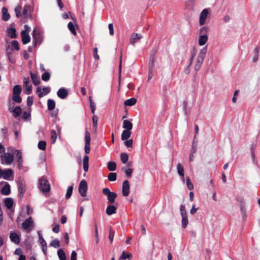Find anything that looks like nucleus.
I'll return each mask as SVG.
<instances>
[{"label": "nucleus", "mask_w": 260, "mask_h": 260, "mask_svg": "<svg viewBox=\"0 0 260 260\" xmlns=\"http://www.w3.org/2000/svg\"><path fill=\"white\" fill-rule=\"evenodd\" d=\"M132 131H129V130H126V129H124L122 134H121V139L122 141H125V140H127V139H128L131 135H132Z\"/></svg>", "instance_id": "6ab92c4d"}, {"label": "nucleus", "mask_w": 260, "mask_h": 260, "mask_svg": "<svg viewBox=\"0 0 260 260\" xmlns=\"http://www.w3.org/2000/svg\"><path fill=\"white\" fill-rule=\"evenodd\" d=\"M123 128L126 130L132 131L133 128V123L128 120L123 121Z\"/></svg>", "instance_id": "b1692460"}, {"label": "nucleus", "mask_w": 260, "mask_h": 260, "mask_svg": "<svg viewBox=\"0 0 260 260\" xmlns=\"http://www.w3.org/2000/svg\"><path fill=\"white\" fill-rule=\"evenodd\" d=\"M196 136H195L194 137V140L192 143V148H191V150L190 153V154H193V155H194V154L197 152V143H195V142H194V139H196Z\"/></svg>", "instance_id": "3c124183"}, {"label": "nucleus", "mask_w": 260, "mask_h": 260, "mask_svg": "<svg viewBox=\"0 0 260 260\" xmlns=\"http://www.w3.org/2000/svg\"><path fill=\"white\" fill-rule=\"evenodd\" d=\"M8 35L11 38H15L17 36L16 30V29L14 28H11L10 29H9L8 30Z\"/></svg>", "instance_id": "e433bc0d"}, {"label": "nucleus", "mask_w": 260, "mask_h": 260, "mask_svg": "<svg viewBox=\"0 0 260 260\" xmlns=\"http://www.w3.org/2000/svg\"><path fill=\"white\" fill-rule=\"evenodd\" d=\"M137 103L136 99L132 98L124 101V105L126 106H132Z\"/></svg>", "instance_id": "c85d7f7f"}, {"label": "nucleus", "mask_w": 260, "mask_h": 260, "mask_svg": "<svg viewBox=\"0 0 260 260\" xmlns=\"http://www.w3.org/2000/svg\"><path fill=\"white\" fill-rule=\"evenodd\" d=\"M9 111L10 112L13 113V116L15 118L19 117L22 113V109L20 106H16L14 109L9 107Z\"/></svg>", "instance_id": "9d476101"}, {"label": "nucleus", "mask_w": 260, "mask_h": 260, "mask_svg": "<svg viewBox=\"0 0 260 260\" xmlns=\"http://www.w3.org/2000/svg\"><path fill=\"white\" fill-rule=\"evenodd\" d=\"M181 217H182V221H181L182 226L183 228L185 229L186 228V226L188 224V223L187 215L182 216Z\"/></svg>", "instance_id": "79ce46f5"}, {"label": "nucleus", "mask_w": 260, "mask_h": 260, "mask_svg": "<svg viewBox=\"0 0 260 260\" xmlns=\"http://www.w3.org/2000/svg\"><path fill=\"white\" fill-rule=\"evenodd\" d=\"M15 152L17 158V162H22V155L21 152L20 150H16Z\"/></svg>", "instance_id": "8fccbe9b"}, {"label": "nucleus", "mask_w": 260, "mask_h": 260, "mask_svg": "<svg viewBox=\"0 0 260 260\" xmlns=\"http://www.w3.org/2000/svg\"><path fill=\"white\" fill-rule=\"evenodd\" d=\"M73 186H70L68 187V188L67 189V193L66 195V199L68 200L69 198H70V197L72 196V192H73Z\"/></svg>", "instance_id": "a18cd8bd"}, {"label": "nucleus", "mask_w": 260, "mask_h": 260, "mask_svg": "<svg viewBox=\"0 0 260 260\" xmlns=\"http://www.w3.org/2000/svg\"><path fill=\"white\" fill-rule=\"evenodd\" d=\"M209 11L207 9H204L200 15L199 24L200 25H203L206 23V20L208 16Z\"/></svg>", "instance_id": "6e6552de"}, {"label": "nucleus", "mask_w": 260, "mask_h": 260, "mask_svg": "<svg viewBox=\"0 0 260 260\" xmlns=\"http://www.w3.org/2000/svg\"><path fill=\"white\" fill-rule=\"evenodd\" d=\"M258 51L259 49L258 48H255V54L254 55L252 58V60L253 62H256L258 59Z\"/></svg>", "instance_id": "e2e57ef3"}, {"label": "nucleus", "mask_w": 260, "mask_h": 260, "mask_svg": "<svg viewBox=\"0 0 260 260\" xmlns=\"http://www.w3.org/2000/svg\"><path fill=\"white\" fill-rule=\"evenodd\" d=\"M30 9L31 7L30 6H25L22 11V14L27 17L29 15H30L29 12Z\"/></svg>", "instance_id": "4c0bfd02"}, {"label": "nucleus", "mask_w": 260, "mask_h": 260, "mask_svg": "<svg viewBox=\"0 0 260 260\" xmlns=\"http://www.w3.org/2000/svg\"><path fill=\"white\" fill-rule=\"evenodd\" d=\"M57 94L59 98L64 99L68 96V91L66 89L64 88H60L58 90Z\"/></svg>", "instance_id": "dca6fc26"}, {"label": "nucleus", "mask_w": 260, "mask_h": 260, "mask_svg": "<svg viewBox=\"0 0 260 260\" xmlns=\"http://www.w3.org/2000/svg\"><path fill=\"white\" fill-rule=\"evenodd\" d=\"M10 239L13 243L18 244L20 242V237L16 233H11L10 235Z\"/></svg>", "instance_id": "ddd939ff"}, {"label": "nucleus", "mask_w": 260, "mask_h": 260, "mask_svg": "<svg viewBox=\"0 0 260 260\" xmlns=\"http://www.w3.org/2000/svg\"><path fill=\"white\" fill-rule=\"evenodd\" d=\"M207 47H205L201 50L197 58V63L202 64L207 52Z\"/></svg>", "instance_id": "0eeeda50"}, {"label": "nucleus", "mask_w": 260, "mask_h": 260, "mask_svg": "<svg viewBox=\"0 0 260 260\" xmlns=\"http://www.w3.org/2000/svg\"><path fill=\"white\" fill-rule=\"evenodd\" d=\"M33 104L32 96H28L27 98V105L28 106H31Z\"/></svg>", "instance_id": "774afa93"}, {"label": "nucleus", "mask_w": 260, "mask_h": 260, "mask_svg": "<svg viewBox=\"0 0 260 260\" xmlns=\"http://www.w3.org/2000/svg\"><path fill=\"white\" fill-rule=\"evenodd\" d=\"M39 189L43 192H48L50 190V185L48 180L44 177L39 180Z\"/></svg>", "instance_id": "7ed1b4c3"}, {"label": "nucleus", "mask_w": 260, "mask_h": 260, "mask_svg": "<svg viewBox=\"0 0 260 260\" xmlns=\"http://www.w3.org/2000/svg\"><path fill=\"white\" fill-rule=\"evenodd\" d=\"M36 31V30L34 29L32 33V44L35 47L37 46V43L40 41V35L37 34Z\"/></svg>", "instance_id": "4be33fe9"}, {"label": "nucleus", "mask_w": 260, "mask_h": 260, "mask_svg": "<svg viewBox=\"0 0 260 260\" xmlns=\"http://www.w3.org/2000/svg\"><path fill=\"white\" fill-rule=\"evenodd\" d=\"M186 184L189 190H191L193 189V184L191 183L189 177L186 178Z\"/></svg>", "instance_id": "6e6d98bb"}, {"label": "nucleus", "mask_w": 260, "mask_h": 260, "mask_svg": "<svg viewBox=\"0 0 260 260\" xmlns=\"http://www.w3.org/2000/svg\"><path fill=\"white\" fill-rule=\"evenodd\" d=\"M114 236V232L112 231L111 229L109 230V239L110 240L111 243L113 242V238Z\"/></svg>", "instance_id": "338daca9"}, {"label": "nucleus", "mask_w": 260, "mask_h": 260, "mask_svg": "<svg viewBox=\"0 0 260 260\" xmlns=\"http://www.w3.org/2000/svg\"><path fill=\"white\" fill-rule=\"evenodd\" d=\"M88 162L89 157L87 155H85L83 158V169L85 172H87L88 170Z\"/></svg>", "instance_id": "2f4dec72"}, {"label": "nucleus", "mask_w": 260, "mask_h": 260, "mask_svg": "<svg viewBox=\"0 0 260 260\" xmlns=\"http://www.w3.org/2000/svg\"><path fill=\"white\" fill-rule=\"evenodd\" d=\"M40 240V244L41 245L43 251L44 253L46 255L47 253V243L45 240L44 239L43 237H41Z\"/></svg>", "instance_id": "a878e982"}, {"label": "nucleus", "mask_w": 260, "mask_h": 260, "mask_svg": "<svg viewBox=\"0 0 260 260\" xmlns=\"http://www.w3.org/2000/svg\"><path fill=\"white\" fill-rule=\"evenodd\" d=\"M2 164H11L14 160L13 154L11 153H6L1 155Z\"/></svg>", "instance_id": "20e7f679"}, {"label": "nucleus", "mask_w": 260, "mask_h": 260, "mask_svg": "<svg viewBox=\"0 0 260 260\" xmlns=\"http://www.w3.org/2000/svg\"><path fill=\"white\" fill-rule=\"evenodd\" d=\"M13 174V170L9 169L5 170H3L2 172V177L4 179L6 180H8L10 177H11Z\"/></svg>", "instance_id": "f3484780"}, {"label": "nucleus", "mask_w": 260, "mask_h": 260, "mask_svg": "<svg viewBox=\"0 0 260 260\" xmlns=\"http://www.w3.org/2000/svg\"><path fill=\"white\" fill-rule=\"evenodd\" d=\"M12 47L15 48L16 50L18 51L20 49L19 43L17 41L14 40L11 42Z\"/></svg>", "instance_id": "13d9d810"}, {"label": "nucleus", "mask_w": 260, "mask_h": 260, "mask_svg": "<svg viewBox=\"0 0 260 260\" xmlns=\"http://www.w3.org/2000/svg\"><path fill=\"white\" fill-rule=\"evenodd\" d=\"M30 117V113L27 112L26 111H24L23 113L22 118L24 120H27Z\"/></svg>", "instance_id": "69168bd1"}, {"label": "nucleus", "mask_w": 260, "mask_h": 260, "mask_svg": "<svg viewBox=\"0 0 260 260\" xmlns=\"http://www.w3.org/2000/svg\"><path fill=\"white\" fill-rule=\"evenodd\" d=\"M50 78V75L49 73L48 72H45L43 73L42 75V79L44 81H48Z\"/></svg>", "instance_id": "5fc2aeb1"}, {"label": "nucleus", "mask_w": 260, "mask_h": 260, "mask_svg": "<svg viewBox=\"0 0 260 260\" xmlns=\"http://www.w3.org/2000/svg\"><path fill=\"white\" fill-rule=\"evenodd\" d=\"M177 170L178 175L182 178L184 177V168L180 164L177 165Z\"/></svg>", "instance_id": "7c9ffc66"}, {"label": "nucleus", "mask_w": 260, "mask_h": 260, "mask_svg": "<svg viewBox=\"0 0 260 260\" xmlns=\"http://www.w3.org/2000/svg\"><path fill=\"white\" fill-rule=\"evenodd\" d=\"M22 91L21 86L19 85H15L13 88L12 100L17 103L22 102V98L20 96Z\"/></svg>", "instance_id": "f257e3e1"}, {"label": "nucleus", "mask_w": 260, "mask_h": 260, "mask_svg": "<svg viewBox=\"0 0 260 260\" xmlns=\"http://www.w3.org/2000/svg\"><path fill=\"white\" fill-rule=\"evenodd\" d=\"M154 55H151L150 57V60L149 62V70H150V73L152 71H153V68L154 67Z\"/></svg>", "instance_id": "72a5a7b5"}, {"label": "nucleus", "mask_w": 260, "mask_h": 260, "mask_svg": "<svg viewBox=\"0 0 260 260\" xmlns=\"http://www.w3.org/2000/svg\"><path fill=\"white\" fill-rule=\"evenodd\" d=\"M240 210H241V213L242 214L243 219L244 220H245L246 216H247L246 210L245 209V207L242 205L241 206Z\"/></svg>", "instance_id": "052dcab7"}, {"label": "nucleus", "mask_w": 260, "mask_h": 260, "mask_svg": "<svg viewBox=\"0 0 260 260\" xmlns=\"http://www.w3.org/2000/svg\"><path fill=\"white\" fill-rule=\"evenodd\" d=\"M51 143L54 144L57 139V134L55 130H52L51 132Z\"/></svg>", "instance_id": "de8ad7c7"}, {"label": "nucleus", "mask_w": 260, "mask_h": 260, "mask_svg": "<svg viewBox=\"0 0 260 260\" xmlns=\"http://www.w3.org/2000/svg\"><path fill=\"white\" fill-rule=\"evenodd\" d=\"M180 214L182 216L187 215V212L185 210V207L184 205H181L180 207Z\"/></svg>", "instance_id": "4d7b16f0"}, {"label": "nucleus", "mask_w": 260, "mask_h": 260, "mask_svg": "<svg viewBox=\"0 0 260 260\" xmlns=\"http://www.w3.org/2000/svg\"><path fill=\"white\" fill-rule=\"evenodd\" d=\"M103 193L107 197V200L111 204H114L117 197L116 193L112 192L108 188H104L102 190Z\"/></svg>", "instance_id": "f03ea898"}, {"label": "nucleus", "mask_w": 260, "mask_h": 260, "mask_svg": "<svg viewBox=\"0 0 260 260\" xmlns=\"http://www.w3.org/2000/svg\"><path fill=\"white\" fill-rule=\"evenodd\" d=\"M98 120V117L97 116L93 115L92 117V122H93V127L94 128V133H96V132Z\"/></svg>", "instance_id": "c03bdc74"}, {"label": "nucleus", "mask_w": 260, "mask_h": 260, "mask_svg": "<svg viewBox=\"0 0 260 260\" xmlns=\"http://www.w3.org/2000/svg\"><path fill=\"white\" fill-rule=\"evenodd\" d=\"M142 36L140 34L133 33L131 35L129 42L131 44L134 45L142 38Z\"/></svg>", "instance_id": "9b49d317"}, {"label": "nucleus", "mask_w": 260, "mask_h": 260, "mask_svg": "<svg viewBox=\"0 0 260 260\" xmlns=\"http://www.w3.org/2000/svg\"><path fill=\"white\" fill-rule=\"evenodd\" d=\"M21 10V7L20 6H18L15 9L16 16L17 18H19L21 16V14H20Z\"/></svg>", "instance_id": "bf43d9fd"}, {"label": "nucleus", "mask_w": 260, "mask_h": 260, "mask_svg": "<svg viewBox=\"0 0 260 260\" xmlns=\"http://www.w3.org/2000/svg\"><path fill=\"white\" fill-rule=\"evenodd\" d=\"M95 237L96 243L98 244L99 243V238L98 235V226L96 223H95Z\"/></svg>", "instance_id": "0e129e2a"}, {"label": "nucleus", "mask_w": 260, "mask_h": 260, "mask_svg": "<svg viewBox=\"0 0 260 260\" xmlns=\"http://www.w3.org/2000/svg\"><path fill=\"white\" fill-rule=\"evenodd\" d=\"M130 185L128 180H125L122 183V193L124 197H127L129 193Z\"/></svg>", "instance_id": "1a4fd4ad"}, {"label": "nucleus", "mask_w": 260, "mask_h": 260, "mask_svg": "<svg viewBox=\"0 0 260 260\" xmlns=\"http://www.w3.org/2000/svg\"><path fill=\"white\" fill-rule=\"evenodd\" d=\"M50 245L54 248H58L60 246L59 240L57 239H54L51 241Z\"/></svg>", "instance_id": "864d4df0"}, {"label": "nucleus", "mask_w": 260, "mask_h": 260, "mask_svg": "<svg viewBox=\"0 0 260 260\" xmlns=\"http://www.w3.org/2000/svg\"><path fill=\"white\" fill-rule=\"evenodd\" d=\"M33 225L32 219L31 217L26 219L22 224V227L24 230H28Z\"/></svg>", "instance_id": "f8f14e48"}, {"label": "nucleus", "mask_w": 260, "mask_h": 260, "mask_svg": "<svg viewBox=\"0 0 260 260\" xmlns=\"http://www.w3.org/2000/svg\"><path fill=\"white\" fill-rule=\"evenodd\" d=\"M10 14L8 13V10L4 7L2 9V19L4 21H8L10 18Z\"/></svg>", "instance_id": "cd10ccee"}, {"label": "nucleus", "mask_w": 260, "mask_h": 260, "mask_svg": "<svg viewBox=\"0 0 260 260\" xmlns=\"http://www.w3.org/2000/svg\"><path fill=\"white\" fill-rule=\"evenodd\" d=\"M1 193L4 195H9L10 193V185L8 183L6 184L2 187L1 190Z\"/></svg>", "instance_id": "5701e85b"}, {"label": "nucleus", "mask_w": 260, "mask_h": 260, "mask_svg": "<svg viewBox=\"0 0 260 260\" xmlns=\"http://www.w3.org/2000/svg\"><path fill=\"white\" fill-rule=\"evenodd\" d=\"M107 168L110 171H114L116 169V164L114 161H109L107 164Z\"/></svg>", "instance_id": "f704fd0d"}, {"label": "nucleus", "mask_w": 260, "mask_h": 260, "mask_svg": "<svg viewBox=\"0 0 260 260\" xmlns=\"http://www.w3.org/2000/svg\"><path fill=\"white\" fill-rule=\"evenodd\" d=\"M30 77L33 84L35 85H38L40 83V79L39 76L37 74L30 73Z\"/></svg>", "instance_id": "412c9836"}, {"label": "nucleus", "mask_w": 260, "mask_h": 260, "mask_svg": "<svg viewBox=\"0 0 260 260\" xmlns=\"http://www.w3.org/2000/svg\"><path fill=\"white\" fill-rule=\"evenodd\" d=\"M90 134L89 132L86 131L85 134V152L86 154H89L90 151Z\"/></svg>", "instance_id": "39448f33"}, {"label": "nucleus", "mask_w": 260, "mask_h": 260, "mask_svg": "<svg viewBox=\"0 0 260 260\" xmlns=\"http://www.w3.org/2000/svg\"><path fill=\"white\" fill-rule=\"evenodd\" d=\"M46 142L45 141H39L38 147L42 150H45L46 149Z\"/></svg>", "instance_id": "09e8293b"}, {"label": "nucleus", "mask_w": 260, "mask_h": 260, "mask_svg": "<svg viewBox=\"0 0 260 260\" xmlns=\"http://www.w3.org/2000/svg\"><path fill=\"white\" fill-rule=\"evenodd\" d=\"M121 170L123 172H124L125 173V175L127 177H131L132 173L133 172V170L132 169H126L125 167H122Z\"/></svg>", "instance_id": "c9c22d12"}, {"label": "nucleus", "mask_w": 260, "mask_h": 260, "mask_svg": "<svg viewBox=\"0 0 260 260\" xmlns=\"http://www.w3.org/2000/svg\"><path fill=\"white\" fill-rule=\"evenodd\" d=\"M132 257V255L131 253L125 254L124 251L122 252V254L120 257V259H125L126 258L131 259Z\"/></svg>", "instance_id": "603ef678"}, {"label": "nucleus", "mask_w": 260, "mask_h": 260, "mask_svg": "<svg viewBox=\"0 0 260 260\" xmlns=\"http://www.w3.org/2000/svg\"><path fill=\"white\" fill-rule=\"evenodd\" d=\"M120 158L123 164H125L127 162L128 159V155L124 152H122L120 155Z\"/></svg>", "instance_id": "37998d69"}, {"label": "nucleus", "mask_w": 260, "mask_h": 260, "mask_svg": "<svg viewBox=\"0 0 260 260\" xmlns=\"http://www.w3.org/2000/svg\"><path fill=\"white\" fill-rule=\"evenodd\" d=\"M18 191L19 192L20 197L21 198H23L25 191V186L21 182H19L18 184Z\"/></svg>", "instance_id": "393cba45"}, {"label": "nucleus", "mask_w": 260, "mask_h": 260, "mask_svg": "<svg viewBox=\"0 0 260 260\" xmlns=\"http://www.w3.org/2000/svg\"><path fill=\"white\" fill-rule=\"evenodd\" d=\"M55 102L52 99H49L47 101V107L48 110H52L55 108Z\"/></svg>", "instance_id": "473e14b6"}, {"label": "nucleus", "mask_w": 260, "mask_h": 260, "mask_svg": "<svg viewBox=\"0 0 260 260\" xmlns=\"http://www.w3.org/2000/svg\"><path fill=\"white\" fill-rule=\"evenodd\" d=\"M208 39V36H205V35L200 36V37H199V39L198 40V43H199V45L203 46V45H205L206 43V42H207Z\"/></svg>", "instance_id": "bb28decb"}, {"label": "nucleus", "mask_w": 260, "mask_h": 260, "mask_svg": "<svg viewBox=\"0 0 260 260\" xmlns=\"http://www.w3.org/2000/svg\"><path fill=\"white\" fill-rule=\"evenodd\" d=\"M22 37V42L23 44H26L30 41V37L28 33H26L25 31L21 32Z\"/></svg>", "instance_id": "2eb2a0df"}, {"label": "nucleus", "mask_w": 260, "mask_h": 260, "mask_svg": "<svg viewBox=\"0 0 260 260\" xmlns=\"http://www.w3.org/2000/svg\"><path fill=\"white\" fill-rule=\"evenodd\" d=\"M14 202L12 198H8L5 200V205L6 207L10 209L13 206Z\"/></svg>", "instance_id": "c756f323"}, {"label": "nucleus", "mask_w": 260, "mask_h": 260, "mask_svg": "<svg viewBox=\"0 0 260 260\" xmlns=\"http://www.w3.org/2000/svg\"><path fill=\"white\" fill-rule=\"evenodd\" d=\"M57 254L60 260H66V254L62 249H59L57 252Z\"/></svg>", "instance_id": "58836bf2"}, {"label": "nucleus", "mask_w": 260, "mask_h": 260, "mask_svg": "<svg viewBox=\"0 0 260 260\" xmlns=\"http://www.w3.org/2000/svg\"><path fill=\"white\" fill-rule=\"evenodd\" d=\"M87 190V182L83 180H82L79 185V192L81 196L85 197L86 196V191Z\"/></svg>", "instance_id": "423d86ee"}, {"label": "nucleus", "mask_w": 260, "mask_h": 260, "mask_svg": "<svg viewBox=\"0 0 260 260\" xmlns=\"http://www.w3.org/2000/svg\"><path fill=\"white\" fill-rule=\"evenodd\" d=\"M24 85L26 88L25 93L30 94L31 93V85L29 84V80L28 78H24L23 80Z\"/></svg>", "instance_id": "4468645a"}, {"label": "nucleus", "mask_w": 260, "mask_h": 260, "mask_svg": "<svg viewBox=\"0 0 260 260\" xmlns=\"http://www.w3.org/2000/svg\"><path fill=\"white\" fill-rule=\"evenodd\" d=\"M117 210L116 207L114 205H109L106 210V212L108 215H111L113 214L116 213Z\"/></svg>", "instance_id": "aec40b11"}, {"label": "nucleus", "mask_w": 260, "mask_h": 260, "mask_svg": "<svg viewBox=\"0 0 260 260\" xmlns=\"http://www.w3.org/2000/svg\"><path fill=\"white\" fill-rule=\"evenodd\" d=\"M117 174L116 173H110L108 176V179L110 181H114L116 180Z\"/></svg>", "instance_id": "49530a36"}, {"label": "nucleus", "mask_w": 260, "mask_h": 260, "mask_svg": "<svg viewBox=\"0 0 260 260\" xmlns=\"http://www.w3.org/2000/svg\"><path fill=\"white\" fill-rule=\"evenodd\" d=\"M124 143L125 146L127 147H132L133 144V139H127L125 141Z\"/></svg>", "instance_id": "680f3d73"}, {"label": "nucleus", "mask_w": 260, "mask_h": 260, "mask_svg": "<svg viewBox=\"0 0 260 260\" xmlns=\"http://www.w3.org/2000/svg\"><path fill=\"white\" fill-rule=\"evenodd\" d=\"M209 31V27L207 26H204L201 27L199 30V34L200 36L205 35L207 36V33Z\"/></svg>", "instance_id": "ea45409f"}, {"label": "nucleus", "mask_w": 260, "mask_h": 260, "mask_svg": "<svg viewBox=\"0 0 260 260\" xmlns=\"http://www.w3.org/2000/svg\"><path fill=\"white\" fill-rule=\"evenodd\" d=\"M68 27L72 34L74 35H76V31L74 24L72 22H70L68 24Z\"/></svg>", "instance_id": "a19ab883"}, {"label": "nucleus", "mask_w": 260, "mask_h": 260, "mask_svg": "<svg viewBox=\"0 0 260 260\" xmlns=\"http://www.w3.org/2000/svg\"><path fill=\"white\" fill-rule=\"evenodd\" d=\"M44 92L41 91L40 87H38L37 89V92L38 94V96L40 98L43 97L44 95L48 94L50 91V87H44L43 88Z\"/></svg>", "instance_id": "a211bd4d"}]
</instances>
